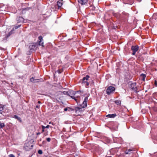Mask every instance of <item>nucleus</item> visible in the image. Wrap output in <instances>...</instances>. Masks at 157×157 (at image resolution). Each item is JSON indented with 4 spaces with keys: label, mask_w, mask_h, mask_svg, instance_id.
Here are the masks:
<instances>
[{
    "label": "nucleus",
    "mask_w": 157,
    "mask_h": 157,
    "mask_svg": "<svg viewBox=\"0 0 157 157\" xmlns=\"http://www.w3.org/2000/svg\"><path fill=\"white\" fill-rule=\"evenodd\" d=\"M85 78H86V80H87L89 78V76L88 75H87L86 77H85Z\"/></svg>",
    "instance_id": "24"
},
{
    "label": "nucleus",
    "mask_w": 157,
    "mask_h": 157,
    "mask_svg": "<svg viewBox=\"0 0 157 157\" xmlns=\"http://www.w3.org/2000/svg\"><path fill=\"white\" fill-rule=\"evenodd\" d=\"M88 98L87 97L85 98L84 100L82 105V108L86 107L87 105V102L88 101Z\"/></svg>",
    "instance_id": "5"
},
{
    "label": "nucleus",
    "mask_w": 157,
    "mask_h": 157,
    "mask_svg": "<svg viewBox=\"0 0 157 157\" xmlns=\"http://www.w3.org/2000/svg\"><path fill=\"white\" fill-rule=\"evenodd\" d=\"M9 157H15L14 155H13V154H10L9 155Z\"/></svg>",
    "instance_id": "23"
},
{
    "label": "nucleus",
    "mask_w": 157,
    "mask_h": 157,
    "mask_svg": "<svg viewBox=\"0 0 157 157\" xmlns=\"http://www.w3.org/2000/svg\"><path fill=\"white\" fill-rule=\"evenodd\" d=\"M30 80L31 81H33V77L31 79H30Z\"/></svg>",
    "instance_id": "30"
},
{
    "label": "nucleus",
    "mask_w": 157,
    "mask_h": 157,
    "mask_svg": "<svg viewBox=\"0 0 157 157\" xmlns=\"http://www.w3.org/2000/svg\"><path fill=\"white\" fill-rule=\"evenodd\" d=\"M67 108H65L64 109V110L65 111H67Z\"/></svg>",
    "instance_id": "31"
},
{
    "label": "nucleus",
    "mask_w": 157,
    "mask_h": 157,
    "mask_svg": "<svg viewBox=\"0 0 157 157\" xmlns=\"http://www.w3.org/2000/svg\"><path fill=\"white\" fill-rule=\"evenodd\" d=\"M116 116V114L115 113L113 114H108L106 116V117L109 118H114Z\"/></svg>",
    "instance_id": "10"
},
{
    "label": "nucleus",
    "mask_w": 157,
    "mask_h": 157,
    "mask_svg": "<svg viewBox=\"0 0 157 157\" xmlns=\"http://www.w3.org/2000/svg\"><path fill=\"white\" fill-rule=\"evenodd\" d=\"M57 72L59 73H61V72L59 70H57Z\"/></svg>",
    "instance_id": "29"
},
{
    "label": "nucleus",
    "mask_w": 157,
    "mask_h": 157,
    "mask_svg": "<svg viewBox=\"0 0 157 157\" xmlns=\"http://www.w3.org/2000/svg\"><path fill=\"white\" fill-rule=\"evenodd\" d=\"M128 151L129 152L130 151H131L132 150H130V149L128 150Z\"/></svg>",
    "instance_id": "34"
},
{
    "label": "nucleus",
    "mask_w": 157,
    "mask_h": 157,
    "mask_svg": "<svg viewBox=\"0 0 157 157\" xmlns=\"http://www.w3.org/2000/svg\"><path fill=\"white\" fill-rule=\"evenodd\" d=\"M115 103L118 105H119L121 104V101L119 100H117L115 101Z\"/></svg>",
    "instance_id": "17"
},
{
    "label": "nucleus",
    "mask_w": 157,
    "mask_h": 157,
    "mask_svg": "<svg viewBox=\"0 0 157 157\" xmlns=\"http://www.w3.org/2000/svg\"><path fill=\"white\" fill-rule=\"evenodd\" d=\"M41 127H42V132H43L44 131V129L45 128V126H44L43 125H42Z\"/></svg>",
    "instance_id": "19"
},
{
    "label": "nucleus",
    "mask_w": 157,
    "mask_h": 157,
    "mask_svg": "<svg viewBox=\"0 0 157 157\" xmlns=\"http://www.w3.org/2000/svg\"><path fill=\"white\" fill-rule=\"evenodd\" d=\"M38 103L39 104L40 103V101H38Z\"/></svg>",
    "instance_id": "36"
},
{
    "label": "nucleus",
    "mask_w": 157,
    "mask_h": 157,
    "mask_svg": "<svg viewBox=\"0 0 157 157\" xmlns=\"http://www.w3.org/2000/svg\"><path fill=\"white\" fill-rule=\"evenodd\" d=\"M85 80H86V79L85 77H83V78H82V80L83 81L82 82H84V81Z\"/></svg>",
    "instance_id": "28"
},
{
    "label": "nucleus",
    "mask_w": 157,
    "mask_h": 157,
    "mask_svg": "<svg viewBox=\"0 0 157 157\" xmlns=\"http://www.w3.org/2000/svg\"><path fill=\"white\" fill-rule=\"evenodd\" d=\"M33 145L30 142H28L25 143L24 146V148L27 150L31 149L32 148Z\"/></svg>",
    "instance_id": "3"
},
{
    "label": "nucleus",
    "mask_w": 157,
    "mask_h": 157,
    "mask_svg": "<svg viewBox=\"0 0 157 157\" xmlns=\"http://www.w3.org/2000/svg\"><path fill=\"white\" fill-rule=\"evenodd\" d=\"M82 83L84 84L85 85V86H86V88L88 87V86H89V83L88 82H87L86 81H84V82H82Z\"/></svg>",
    "instance_id": "15"
},
{
    "label": "nucleus",
    "mask_w": 157,
    "mask_h": 157,
    "mask_svg": "<svg viewBox=\"0 0 157 157\" xmlns=\"http://www.w3.org/2000/svg\"><path fill=\"white\" fill-rule=\"evenodd\" d=\"M50 127L49 125H48L46 126L45 127V128H49V127Z\"/></svg>",
    "instance_id": "27"
},
{
    "label": "nucleus",
    "mask_w": 157,
    "mask_h": 157,
    "mask_svg": "<svg viewBox=\"0 0 157 157\" xmlns=\"http://www.w3.org/2000/svg\"><path fill=\"white\" fill-rule=\"evenodd\" d=\"M51 122H50L49 123V124H51Z\"/></svg>",
    "instance_id": "38"
},
{
    "label": "nucleus",
    "mask_w": 157,
    "mask_h": 157,
    "mask_svg": "<svg viewBox=\"0 0 157 157\" xmlns=\"http://www.w3.org/2000/svg\"><path fill=\"white\" fill-rule=\"evenodd\" d=\"M29 48L30 50L32 51L33 50H34L36 48V46L35 45L32 44L30 45Z\"/></svg>",
    "instance_id": "12"
},
{
    "label": "nucleus",
    "mask_w": 157,
    "mask_h": 157,
    "mask_svg": "<svg viewBox=\"0 0 157 157\" xmlns=\"http://www.w3.org/2000/svg\"><path fill=\"white\" fill-rule=\"evenodd\" d=\"M19 20V22H24V18L21 17H20L19 18V20Z\"/></svg>",
    "instance_id": "16"
},
{
    "label": "nucleus",
    "mask_w": 157,
    "mask_h": 157,
    "mask_svg": "<svg viewBox=\"0 0 157 157\" xmlns=\"http://www.w3.org/2000/svg\"><path fill=\"white\" fill-rule=\"evenodd\" d=\"M125 153L126 154H128L129 153V152L128 151V150H127L125 151Z\"/></svg>",
    "instance_id": "26"
},
{
    "label": "nucleus",
    "mask_w": 157,
    "mask_h": 157,
    "mask_svg": "<svg viewBox=\"0 0 157 157\" xmlns=\"http://www.w3.org/2000/svg\"><path fill=\"white\" fill-rule=\"evenodd\" d=\"M63 94L65 95H67L70 96L72 98L74 99L77 102V99L76 98H77L80 95V93L79 91L75 92L74 91H71L69 92L67 91H63Z\"/></svg>",
    "instance_id": "1"
},
{
    "label": "nucleus",
    "mask_w": 157,
    "mask_h": 157,
    "mask_svg": "<svg viewBox=\"0 0 157 157\" xmlns=\"http://www.w3.org/2000/svg\"><path fill=\"white\" fill-rule=\"evenodd\" d=\"M40 132H38L37 133H36V134L37 135H39L40 134Z\"/></svg>",
    "instance_id": "33"
},
{
    "label": "nucleus",
    "mask_w": 157,
    "mask_h": 157,
    "mask_svg": "<svg viewBox=\"0 0 157 157\" xmlns=\"http://www.w3.org/2000/svg\"><path fill=\"white\" fill-rule=\"evenodd\" d=\"M38 153L40 154H41L42 153V151L41 150H39L38 151Z\"/></svg>",
    "instance_id": "22"
},
{
    "label": "nucleus",
    "mask_w": 157,
    "mask_h": 157,
    "mask_svg": "<svg viewBox=\"0 0 157 157\" xmlns=\"http://www.w3.org/2000/svg\"><path fill=\"white\" fill-rule=\"evenodd\" d=\"M155 14H154L153 15V17L155 18Z\"/></svg>",
    "instance_id": "37"
},
{
    "label": "nucleus",
    "mask_w": 157,
    "mask_h": 157,
    "mask_svg": "<svg viewBox=\"0 0 157 157\" xmlns=\"http://www.w3.org/2000/svg\"><path fill=\"white\" fill-rule=\"evenodd\" d=\"M46 140L48 142H49L50 141L51 138H47Z\"/></svg>",
    "instance_id": "25"
},
{
    "label": "nucleus",
    "mask_w": 157,
    "mask_h": 157,
    "mask_svg": "<svg viewBox=\"0 0 157 157\" xmlns=\"http://www.w3.org/2000/svg\"><path fill=\"white\" fill-rule=\"evenodd\" d=\"M63 1L62 0H59L58 1L57 4L59 8L62 5Z\"/></svg>",
    "instance_id": "11"
},
{
    "label": "nucleus",
    "mask_w": 157,
    "mask_h": 157,
    "mask_svg": "<svg viewBox=\"0 0 157 157\" xmlns=\"http://www.w3.org/2000/svg\"><path fill=\"white\" fill-rule=\"evenodd\" d=\"M131 87L133 90L136 91L138 90V87L136 86V83H134L131 84Z\"/></svg>",
    "instance_id": "7"
},
{
    "label": "nucleus",
    "mask_w": 157,
    "mask_h": 157,
    "mask_svg": "<svg viewBox=\"0 0 157 157\" xmlns=\"http://www.w3.org/2000/svg\"><path fill=\"white\" fill-rule=\"evenodd\" d=\"M39 40V44L41 46L43 47L44 43L43 42V37L42 36H40L38 37Z\"/></svg>",
    "instance_id": "8"
},
{
    "label": "nucleus",
    "mask_w": 157,
    "mask_h": 157,
    "mask_svg": "<svg viewBox=\"0 0 157 157\" xmlns=\"http://www.w3.org/2000/svg\"><path fill=\"white\" fill-rule=\"evenodd\" d=\"M82 108V107L81 108L79 107H76L75 109L76 113H78L80 112Z\"/></svg>",
    "instance_id": "13"
},
{
    "label": "nucleus",
    "mask_w": 157,
    "mask_h": 157,
    "mask_svg": "<svg viewBox=\"0 0 157 157\" xmlns=\"http://www.w3.org/2000/svg\"><path fill=\"white\" fill-rule=\"evenodd\" d=\"M14 117L18 120H21V118L19 117H18L16 115H15L14 116Z\"/></svg>",
    "instance_id": "18"
},
{
    "label": "nucleus",
    "mask_w": 157,
    "mask_h": 157,
    "mask_svg": "<svg viewBox=\"0 0 157 157\" xmlns=\"http://www.w3.org/2000/svg\"><path fill=\"white\" fill-rule=\"evenodd\" d=\"M21 26L20 25H18V26H15L14 28H13L11 30V31L7 35V37H9L10 36L11 34L13 33H14L13 31H14L15 29H17L19 27Z\"/></svg>",
    "instance_id": "6"
},
{
    "label": "nucleus",
    "mask_w": 157,
    "mask_h": 157,
    "mask_svg": "<svg viewBox=\"0 0 157 157\" xmlns=\"http://www.w3.org/2000/svg\"><path fill=\"white\" fill-rule=\"evenodd\" d=\"M4 106H5V105H3V107L2 106V105H1V110L0 111H2V110H3L4 109Z\"/></svg>",
    "instance_id": "20"
},
{
    "label": "nucleus",
    "mask_w": 157,
    "mask_h": 157,
    "mask_svg": "<svg viewBox=\"0 0 157 157\" xmlns=\"http://www.w3.org/2000/svg\"><path fill=\"white\" fill-rule=\"evenodd\" d=\"M140 77L142 78L143 80L144 81L146 77V75L145 74H142L140 75Z\"/></svg>",
    "instance_id": "14"
},
{
    "label": "nucleus",
    "mask_w": 157,
    "mask_h": 157,
    "mask_svg": "<svg viewBox=\"0 0 157 157\" xmlns=\"http://www.w3.org/2000/svg\"><path fill=\"white\" fill-rule=\"evenodd\" d=\"M139 49V47L138 46H132L131 47V49L133 51L132 54L133 55H134L136 54V52Z\"/></svg>",
    "instance_id": "4"
},
{
    "label": "nucleus",
    "mask_w": 157,
    "mask_h": 157,
    "mask_svg": "<svg viewBox=\"0 0 157 157\" xmlns=\"http://www.w3.org/2000/svg\"><path fill=\"white\" fill-rule=\"evenodd\" d=\"M155 85H157V81H155Z\"/></svg>",
    "instance_id": "32"
},
{
    "label": "nucleus",
    "mask_w": 157,
    "mask_h": 157,
    "mask_svg": "<svg viewBox=\"0 0 157 157\" xmlns=\"http://www.w3.org/2000/svg\"><path fill=\"white\" fill-rule=\"evenodd\" d=\"M36 107L37 108H39V106L38 105H36Z\"/></svg>",
    "instance_id": "35"
},
{
    "label": "nucleus",
    "mask_w": 157,
    "mask_h": 157,
    "mask_svg": "<svg viewBox=\"0 0 157 157\" xmlns=\"http://www.w3.org/2000/svg\"><path fill=\"white\" fill-rule=\"evenodd\" d=\"M115 90V89L114 87L113 86H110L108 87L107 89L106 93L108 94L109 95L113 93Z\"/></svg>",
    "instance_id": "2"
},
{
    "label": "nucleus",
    "mask_w": 157,
    "mask_h": 157,
    "mask_svg": "<svg viewBox=\"0 0 157 157\" xmlns=\"http://www.w3.org/2000/svg\"><path fill=\"white\" fill-rule=\"evenodd\" d=\"M5 126L4 124L3 123H1V128H3Z\"/></svg>",
    "instance_id": "21"
},
{
    "label": "nucleus",
    "mask_w": 157,
    "mask_h": 157,
    "mask_svg": "<svg viewBox=\"0 0 157 157\" xmlns=\"http://www.w3.org/2000/svg\"><path fill=\"white\" fill-rule=\"evenodd\" d=\"M78 2L79 4L81 5L86 4L87 2V0H78Z\"/></svg>",
    "instance_id": "9"
}]
</instances>
